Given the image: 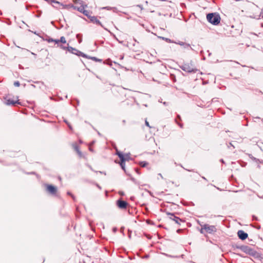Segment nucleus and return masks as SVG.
Returning a JSON list of instances; mask_svg holds the SVG:
<instances>
[{"mask_svg":"<svg viewBox=\"0 0 263 263\" xmlns=\"http://www.w3.org/2000/svg\"><path fill=\"white\" fill-rule=\"evenodd\" d=\"M43 40L47 41L48 43L53 42V39L48 35H46L45 38H43Z\"/></svg>","mask_w":263,"mask_h":263,"instance_id":"obj_16","label":"nucleus"},{"mask_svg":"<svg viewBox=\"0 0 263 263\" xmlns=\"http://www.w3.org/2000/svg\"><path fill=\"white\" fill-rule=\"evenodd\" d=\"M104 9H108V7H104Z\"/></svg>","mask_w":263,"mask_h":263,"instance_id":"obj_53","label":"nucleus"},{"mask_svg":"<svg viewBox=\"0 0 263 263\" xmlns=\"http://www.w3.org/2000/svg\"><path fill=\"white\" fill-rule=\"evenodd\" d=\"M147 163L146 161H142L140 162V165L142 167H145Z\"/></svg>","mask_w":263,"mask_h":263,"instance_id":"obj_23","label":"nucleus"},{"mask_svg":"<svg viewBox=\"0 0 263 263\" xmlns=\"http://www.w3.org/2000/svg\"><path fill=\"white\" fill-rule=\"evenodd\" d=\"M179 44L181 45V46H184L185 43H183V42H180V43H179Z\"/></svg>","mask_w":263,"mask_h":263,"instance_id":"obj_39","label":"nucleus"},{"mask_svg":"<svg viewBox=\"0 0 263 263\" xmlns=\"http://www.w3.org/2000/svg\"><path fill=\"white\" fill-rule=\"evenodd\" d=\"M73 2L74 3L79 4L80 5H82V4H84V2L82 0H73Z\"/></svg>","mask_w":263,"mask_h":263,"instance_id":"obj_22","label":"nucleus"},{"mask_svg":"<svg viewBox=\"0 0 263 263\" xmlns=\"http://www.w3.org/2000/svg\"><path fill=\"white\" fill-rule=\"evenodd\" d=\"M97 133L99 136H102L101 134L99 132L97 131Z\"/></svg>","mask_w":263,"mask_h":263,"instance_id":"obj_43","label":"nucleus"},{"mask_svg":"<svg viewBox=\"0 0 263 263\" xmlns=\"http://www.w3.org/2000/svg\"><path fill=\"white\" fill-rule=\"evenodd\" d=\"M76 37L79 40V43H81L82 41V35L81 34H77Z\"/></svg>","mask_w":263,"mask_h":263,"instance_id":"obj_20","label":"nucleus"},{"mask_svg":"<svg viewBox=\"0 0 263 263\" xmlns=\"http://www.w3.org/2000/svg\"><path fill=\"white\" fill-rule=\"evenodd\" d=\"M148 223H149V224H150V223H151V221H150V220H149Z\"/></svg>","mask_w":263,"mask_h":263,"instance_id":"obj_60","label":"nucleus"},{"mask_svg":"<svg viewBox=\"0 0 263 263\" xmlns=\"http://www.w3.org/2000/svg\"><path fill=\"white\" fill-rule=\"evenodd\" d=\"M14 85L16 87H18L20 86V83L18 81H15L14 83Z\"/></svg>","mask_w":263,"mask_h":263,"instance_id":"obj_26","label":"nucleus"},{"mask_svg":"<svg viewBox=\"0 0 263 263\" xmlns=\"http://www.w3.org/2000/svg\"><path fill=\"white\" fill-rule=\"evenodd\" d=\"M89 151H92V152L93 151L92 149L91 148H89Z\"/></svg>","mask_w":263,"mask_h":263,"instance_id":"obj_50","label":"nucleus"},{"mask_svg":"<svg viewBox=\"0 0 263 263\" xmlns=\"http://www.w3.org/2000/svg\"><path fill=\"white\" fill-rule=\"evenodd\" d=\"M129 153L124 155L125 158H127L126 160H128L129 159Z\"/></svg>","mask_w":263,"mask_h":263,"instance_id":"obj_30","label":"nucleus"},{"mask_svg":"<svg viewBox=\"0 0 263 263\" xmlns=\"http://www.w3.org/2000/svg\"><path fill=\"white\" fill-rule=\"evenodd\" d=\"M203 179L206 180V178L204 177H202Z\"/></svg>","mask_w":263,"mask_h":263,"instance_id":"obj_51","label":"nucleus"},{"mask_svg":"<svg viewBox=\"0 0 263 263\" xmlns=\"http://www.w3.org/2000/svg\"><path fill=\"white\" fill-rule=\"evenodd\" d=\"M75 55H77L79 57H82L83 58H86L87 57V55L85 53L81 52V51L77 49V51L75 53Z\"/></svg>","mask_w":263,"mask_h":263,"instance_id":"obj_12","label":"nucleus"},{"mask_svg":"<svg viewBox=\"0 0 263 263\" xmlns=\"http://www.w3.org/2000/svg\"><path fill=\"white\" fill-rule=\"evenodd\" d=\"M89 167H90V168L92 171H93V170H92V167H91V166H89Z\"/></svg>","mask_w":263,"mask_h":263,"instance_id":"obj_56","label":"nucleus"},{"mask_svg":"<svg viewBox=\"0 0 263 263\" xmlns=\"http://www.w3.org/2000/svg\"><path fill=\"white\" fill-rule=\"evenodd\" d=\"M64 122L65 123H66L67 125H68V124H69V123L68 122V121H67V120H64Z\"/></svg>","mask_w":263,"mask_h":263,"instance_id":"obj_42","label":"nucleus"},{"mask_svg":"<svg viewBox=\"0 0 263 263\" xmlns=\"http://www.w3.org/2000/svg\"><path fill=\"white\" fill-rule=\"evenodd\" d=\"M201 229L200 232L204 234L205 233L208 234H213L217 231V229L215 226L210 225L208 224H200Z\"/></svg>","mask_w":263,"mask_h":263,"instance_id":"obj_1","label":"nucleus"},{"mask_svg":"<svg viewBox=\"0 0 263 263\" xmlns=\"http://www.w3.org/2000/svg\"><path fill=\"white\" fill-rule=\"evenodd\" d=\"M118 229L117 228L114 227L112 228V231L114 233H116Z\"/></svg>","mask_w":263,"mask_h":263,"instance_id":"obj_35","label":"nucleus"},{"mask_svg":"<svg viewBox=\"0 0 263 263\" xmlns=\"http://www.w3.org/2000/svg\"><path fill=\"white\" fill-rule=\"evenodd\" d=\"M86 59H91L94 61H96V62H102V60L101 59H98L97 58V57H90L89 55H87V57H86Z\"/></svg>","mask_w":263,"mask_h":263,"instance_id":"obj_14","label":"nucleus"},{"mask_svg":"<svg viewBox=\"0 0 263 263\" xmlns=\"http://www.w3.org/2000/svg\"><path fill=\"white\" fill-rule=\"evenodd\" d=\"M59 41L60 43H63V44H65L66 43V39H65V37L63 36H61L60 37V39L59 40Z\"/></svg>","mask_w":263,"mask_h":263,"instance_id":"obj_19","label":"nucleus"},{"mask_svg":"<svg viewBox=\"0 0 263 263\" xmlns=\"http://www.w3.org/2000/svg\"><path fill=\"white\" fill-rule=\"evenodd\" d=\"M117 205L118 207L121 209H125L127 208L128 203L121 199L117 201Z\"/></svg>","mask_w":263,"mask_h":263,"instance_id":"obj_4","label":"nucleus"},{"mask_svg":"<svg viewBox=\"0 0 263 263\" xmlns=\"http://www.w3.org/2000/svg\"><path fill=\"white\" fill-rule=\"evenodd\" d=\"M67 195H69V196H71V195H73V194H72L71 192H68L67 193Z\"/></svg>","mask_w":263,"mask_h":263,"instance_id":"obj_37","label":"nucleus"},{"mask_svg":"<svg viewBox=\"0 0 263 263\" xmlns=\"http://www.w3.org/2000/svg\"><path fill=\"white\" fill-rule=\"evenodd\" d=\"M6 104L7 105H13V106H15L16 104H20L21 103L19 102L18 100H17V101H14L13 100H11L10 99H7L6 100Z\"/></svg>","mask_w":263,"mask_h":263,"instance_id":"obj_10","label":"nucleus"},{"mask_svg":"<svg viewBox=\"0 0 263 263\" xmlns=\"http://www.w3.org/2000/svg\"><path fill=\"white\" fill-rule=\"evenodd\" d=\"M73 148H74V150H75L77 152H78V150H80V149H79V146H78L77 145H76V144H75V145H73Z\"/></svg>","mask_w":263,"mask_h":263,"instance_id":"obj_27","label":"nucleus"},{"mask_svg":"<svg viewBox=\"0 0 263 263\" xmlns=\"http://www.w3.org/2000/svg\"><path fill=\"white\" fill-rule=\"evenodd\" d=\"M53 42H54L55 44H58V45H59V43H60V41H59V40H55V39H53Z\"/></svg>","mask_w":263,"mask_h":263,"instance_id":"obj_29","label":"nucleus"},{"mask_svg":"<svg viewBox=\"0 0 263 263\" xmlns=\"http://www.w3.org/2000/svg\"><path fill=\"white\" fill-rule=\"evenodd\" d=\"M116 154L119 157V158H120V160H123V161L124 160H126L127 158H125L124 154H123L121 152L118 151V150H117Z\"/></svg>","mask_w":263,"mask_h":263,"instance_id":"obj_11","label":"nucleus"},{"mask_svg":"<svg viewBox=\"0 0 263 263\" xmlns=\"http://www.w3.org/2000/svg\"><path fill=\"white\" fill-rule=\"evenodd\" d=\"M67 50L69 52H70V53H72L73 54H75V53L77 51V49L74 48H73V47H72L68 46L67 47Z\"/></svg>","mask_w":263,"mask_h":263,"instance_id":"obj_15","label":"nucleus"},{"mask_svg":"<svg viewBox=\"0 0 263 263\" xmlns=\"http://www.w3.org/2000/svg\"><path fill=\"white\" fill-rule=\"evenodd\" d=\"M26 9L27 10L28 9V6H26Z\"/></svg>","mask_w":263,"mask_h":263,"instance_id":"obj_54","label":"nucleus"},{"mask_svg":"<svg viewBox=\"0 0 263 263\" xmlns=\"http://www.w3.org/2000/svg\"><path fill=\"white\" fill-rule=\"evenodd\" d=\"M145 125L146 126H148V120H147V118L145 119Z\"/></svg>","mask_w":263,"mask_h":263,"instance_id":"obj_34","label":"nucleus"},{"mask_svg":"<svg viewBox=\"0 0 263 263\" xmlns=\"http://www.w3.org/2000/svg\"><path fill=\"white\" fill-rule=\"evenodd\" d=\"M87 7L86 5H85L84 4H82V5H81V6L78 8H77V10L79 11L80 12H82L83 13V12L85 11L84 9L85 7Z\"/></svg>","mask_w":263,"mask_h":263,"instance_id":"obj_13","label":"nucleus"},{"mask_svg":"<svg viewBox=\"0 0 263 263\" xmlns=\"http://www.w3.org/2000/svg\"><path fill=\"white\" fill-rule=\"evenodd\" d=\"M68 6H69V7H70L73 8L74 10H77V8H78V7H76V6H73V5H72V4L68 5Z\"/></svg>","mask_w":263,"mask_h":263,"instance_id":"obj_31","label":"nucleus"},{"mask_svg":"<svg viewBox=\"0 0 263 263\" xmlns=\"http://www.w3.org/2000/svg\"><path fill=\"white\" fill-rule=\"evenodd\" d=\"M139 256L142 258H148V254H145L144 256H142L140 253L139 254Z\"/></svg>","mask_w":263,"mask_h":263,"instance_id":"obj_24","label":"nucleus"},{"mask_svg":"<svg viewBox=\"0 0 263 263\" xmlns=\"http://www.w3.org/2000/svg\"><path fill=\"white\" fill-rule=\"evenodd\" d=\"M40 16H41V13H39L36 15V17H40Z\"/></svg>","mask_w":263,"mask_h":263,"instance_id":"obj_40","label":"nucleus"},{"mask_svg":"<svg viewBox=\"0 0 263 263\" xmlns=\"http://www.w3.org/2000/svg\"><path fill=\"white\" fill-rule=\"evenodd\" d=\"M58 46H59L61 49H63V50H67V47H65L62 45H58Z\"/></svg>","mask_w":263,"mask_h":263,"instance_id":"obj_25","label":"nucleus"},{"mask_svg":"<svg viewBox=\"0 0 263 263\" xmlns=\"http://www.w3.org/2000/svg\"><path fill=\"white\" fill-rule=\"evenodd\" d=\"M159 175L161 177V178H163V176L161 174H159Z\"/></svg>","mask_w":263,"mask_h":263,"instance_id":"obj_47","label":"nucleus"},{"mask_svg":"<svg viewBox=\"0 0 263 263\" xmlns=\"http://www.w3.org/2000/svg\"><path fill=\"white\" fill-rule=\"evenodd\" d=\"M97 186L100 190L101 189V187L99 184H97Z\"/></svg>","mask_w":263,"mask_h":263,"instance_id":"obj_44","label":"nucleus"},{"mask_svg":"<svg viewBox=\"0 0 263 263\" xmlns=\"http://www.w3.org/2000/svg\"><path fill=\"white\" fill-rule=\"evenodd\" d=\"M146 186L145 184L140 185L139 187L141 190H145V191H147V189L146 188H144V186Z\"/></svg>","mask_w":263,"mask_h":263,"instance_id":"obj_28","label":"nucleus"},{"mask_svg":"<svg viewBox=\"0 0 263 263\" xmlns=\"http://www.w3.org/2000/svg\"><path fill=\"white\" fill-rule=\"evenodd\" d=\"M168 215L170 216V218L171 219L174 220L176 223L178 224H180V222L182 221V220L180 218L175 216L174 214L168 213Z\"/></svg>","mask_w":263,"mask_h":263,"instance_id":"obj_9","label":"nucleus"},{"mask_svg":"<svg viewBox=\"0 0 263 263\" xmlns=\"http://www.w3.org/2000/svg\"><path fill=\"white\" fill-rule=\"evenodd\" d=\"M163 104H164V105H166L167 104V102H163Z\"/></svg>","mask_w":263,"mask_h":263,"instance_id":"obj_46","label":"nucleus"},{"mask_svg":"<svg viewBox=\"0 0 263 263\" xmlns=\"http://www.w3.org/2000/svg\"><path fill=\"white\" fill-rule=\"evenodd\" d=\"M90 21L91 22L93 23H95L98 25L101 26L102 27L104 28V29L107 30V29L104 27L101 22L99 20H98L96 16H92L91 17H90Z\"/></svg>","mask_w":263,"mask_h":263,"instance_id":"obj_8","label":"nucleus"},{"mask_svg":"<svg viewBox=\"0 0 263 263\" xmlns=\"http://www.w3.org/2000/svg\"><path fill=\"white\" fill-rule=\"evenodd\" d=\"M160 38L165 41L167 43H172V41L168 38H166V37H160Z\"/></svg>","mask_w":263,"mask_h":263,"instance_id":"obj_21","label":"nucleus"},{"mask_svg":"<svg viewBox=\"0 0 263 263\" xmlns=\"http://www.w3.org/2000/svg\"><path fill=\"white\" fill-rule=\"evenodd\" d=\"M46 186V190L48 192L52 195H55L56 194L57 189L55 186L51 184H47Z\"/></svg>","mask_w":263,"mask_h":263,"instance_id":"obj_5","label":"nucleus"},{"mask_svg":"<svg viewBox=\"0 0 263 263\" xmlns=\"http://www.w3.org/2000/svg\"><path fill=\"white\" fill-rule=\"evenodd\" d=\"M220 161H221L222 163H224V161H223V159H221V160H220Z\"/></svg>","mask_w":263,"mask_h":263,"instance_id":"obj_45","label":"nucleus"},{"mask_svg":"<svg viewBox=\"0 0 263 263\" xmlns=\"http://www.w3.org/2000/svg\"><path fill=\"white\" fill-rule=\"evenodd\" d=\"M77 153L80 157L82 156V153L80 150H78Z\"/></svg>","mask_w":263,"mask_h":263,"instance_id":"obj_32","label":"nucleus"},{"mask_svg":"<svg viewBox=\"0 0 263 263\" xmlns=\"http://www.w3.org/2000/svg\"><path fill=\"white\" fill-rule=\"evenodd\" d=\"M207 20L214 25H217L220 21L219 15L216 13H209L206 15Z\"/></svg>","mask_w":263,"mask_h":263,"instance_id":"obj_2","label":"nucleus"},{"mask_svg":"<svg viewBox=\"0 0 263 263\" xmlns=\"http://www.w3.org/2000/svg\"><path fill=\"white\" fill-rule=\"evenodd\" d=\"M145 222H146V223L147 224H148V219H146V220H145Z\"/></svg>","mask_w":263,"mask_h":263,"instance_id":"obj_49","label":"nucleus"},{"mask_svg":"<svg viewBox=\"0 0 263 263\" xmlns=\"http://www.w3.org/2000/svg\"><path fill=\"white\" fill-rule=\"evenodd\" d=\"M99 173H101V174H103V173L102 172H101V171H100Z\"/></svg>","mask_w":263,"mask_h":263,"instance_id":"obj_57","label":"nucleus"},{"mask_svg":"<svg viewBox=\"0 0 263 263\" xmlns=\"http://www.w3.org/2000/svg\"><path fill=\"white\" fill-rule=\"evenodd\" d=\"M177 117H178L179 119H180V116H179V115H178Z\"/></svg>","mask_w":263,"mask_h":263,"instance_id":"obj_52","label":"nucleus"},{"mask_svg":"<svg viewBox=\"0 0 263 263\" xmlns=\"http://www.w3.org/2000/svg\"><path fill=\"white\" fill-rule=\"evenodd\" d=\"M33 33H34V34H37V33H36V32H34Z\"/></svg>","mask_w":263,"mask_h":263,"instance_id":"obj_59","label":"nucleus"},{"mask_svg":"<svg viewBox=\"0 0 263 263\" xmlns=\"http://www.w3.org/2000/svg\"><path fill=\"white\" fill-rule=\"evenodd\" d=\"M89 13H90L89 11H88L87 10H85V11L83 12V14L90 19V17H91L92 16L90 15Z\"/></svg>","mask_w":263,"mask_h":263,"instance_id":"obj_18","label":"nucleus"},{"mask_svg":"<svg viewBox=\"0 0 263 263\" xmlns=\"http://www.w3.org/2000/svg\"><path fill=\"white\" fill-rule=\"evenodd\" d=\"M76 101L77 102V105H79V101L78 99H75Z\"/></svg>","mask_w":263,"mask_h":263,"instance_id":"obj_41","label":"nucleus"},{"mask_svg":"<svg viewBox=\"0 0 263 263\" xmlns=\"http://www.w3.org/2000/svg\"><path fill=\"white\" fill-rule=\"evenodd\" d=\"M184 47L185 48H191V46L189 44L185 43L184 44Z\"/></svg>","mask_w":263,"mask_h":263,"instance_id":"obj_33","label":"nucleus"},{"mask_svg":"<svg viewBox=\"0 0 263 263\" xmlns=\"http://www.w3.org/2000/svg\"><path fill=\"white\" fill-rule=\"evenodd\" d=\"M178 125H179L181 127H182V124H179V123H178Z\"/></svg>","mask_w":263,"mask_h":263,"instance_id":"obj_48","label":"nucleus"},{"mask_svg":"<svg viewBox=\"0 0 263 263\" xmlns=\"http://www.w3.org/2000/svg\"><path fill=\"white\" fill-rule=\"evenodd\" d=\"M237 235L239 239L242 240H245L248 236V234L243 230H239L237 232Z\"/></svg>","mask_w":263,"mask_h":263,"instance_id":"obj_7","label":"nucleus"},{"mask_svg":"<svg viewBox=\"0 0 263 263\" xmlns=\"http://www.w3.org/2000/svg\"><path fill=\"white\" fill-rule=\"evenodd\" d=\"M71 197H72V198L73 199V200L74 201H76V197H75V196L73 195H71Z\"/></svg>","mask_w":263,"mask_h":263,"instance_id":"obj_36","label":"nucleus"},{"mask_svg":"<svg viewBox=\"0 0 263 263\" xmlns=\"http://www.w3.org/2000/svg\"><path fill=\"white\" fill-rule=\"evenodd\" d=\"M126 160H124L123 161V160H120V165L121 167V168L124 171H125V162Z\"/></svg>","mask_w":263,"mask_h":263,"instance_id":"obj_17","label":"nucleus"},{"mask_svg":"<svg viewBox=\"0 0 263 263\" xmlns=\"http://www.w3.org/2000/svg\"><path fill=\"white\" fill-rule=\"evenodd\" d=\"M179 67L183 71L187 72L189 73L195 72L197 71V69L193 65L192 62L187 63H184L182 65L179 66Z\"/></svg>","mask_w":263,"mask_h":263,"instance_id":"obj_3","label":"nucleus"},{"mask_svg":"<svg viewBox=\"0 0 263 263\" xmlns=\"http://www.w3.org/2000/svg\"><path fill=\"white\" fill-rule=\"evenodd\" d=\"M146 211H148V208H146Z\"/></svg>","mask_w":263,"mask_h":263,"instance_id":"obj_58","label":"nucleus"},{"mask_svg":"<svg viewBox=\"0 0 263 263\" xmlns=\"http://www.w3.org/2000/svg\"><path fill=\"white\" fill-rule=\"evenodd\" d=\"M145 236L148 238V235L145 234Z\"/></svg>","mask_w":263,"mask_h":263,"instance_id":"obj_55","label":"nucleus"},{"mask_svg":"<svg viewBox=\"0 0 263 263\" xmlns=\"http://www.w3.org/2000/svg\"><path fill=\"white\" fill-rule=\"evenodd\" d=\"M241 249L244 252H245L248 254L254 255V253H255L254 250L248 246L242 247Z\"/></svg>","mask_w":263,"mask_h":263,"instance_id":"obj_6","label":"nucleus"},{"mask_svg":"<svg viewBox=\"0 0 263 263\" xmlns=\"http://www.w3.org/2000/svg\"><path fill=\"white\" fill-rule=\"evenodd\" d=\"M68 126L69 129H72V126H71V125L70 124H68Z\"/></svg>","mask_w":263,"mask_h":263,"instance_id":"obj_38","label":"nucleus"}]
</instances>
